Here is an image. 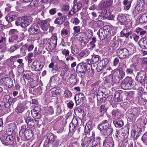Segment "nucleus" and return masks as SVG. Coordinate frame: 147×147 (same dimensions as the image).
<instances>
[{
    "label": "nucleus",
    "mask_w": 147,
    "mask_h": 147,
    "mask_svg": "<svg viewBox=\"0 0 147 147\" xmlns=\"http://www.w3.org/2000/svg\"><path fill=\"white\" fill-rule=\"evenodd\" d=\"M127 66L125 64L123 63L122 68H119L117 69L112 70L111 73L114 77V81L115 83L118 84L120 83V81L125 76V73L123 70V68H127Z\"/></svg>",
    "instance_id": "nucleus-1"
},
{
    "label": "nucleus",
    "mask_w": 147,
    "mask_h": 147,
    "mask_svg": "<svg viewBox=\"0 0 147 147\" xmlns=\"http://www.w3.org/2000/svg\"><path fill=\"white\" fill-rule=\"evenodd\" d=\"M19 135L22 139L29 140L33 136L32 131L27 128L26 125H22L21 127Z\"/></svg>",
    "instance_id": "nucleus-2"
},
{
    "label": "nucleus",
    "mask_w": 147,
    "mask_h": 147,
    "mask_svg": "<svg viewBox=\"0 0 147 147\" xmlns=\"http://www.w3.org/2000/svg\"><path fill=\"white\" fill-rule=\"evenodd\" d=\"M121 85L123 89L127 90L134 88L136 83L131 77H127L122 81Z\"/></svg>",
    "instance_id": "nucleus-3"
},
{
    "label": "nucleus",
    "mask_w": 147,
    "mask_h": 147,
    "mask_svg": "<svg viewBox=\"0 0 147 147\" xmlns=\"http://www.w3.org/2000/svg\"><path fill=\"white\" fill-rule=\"evenodd\" d=\"M90 64L84 62H81L78 64L76 67V71L78 76L81 78H84L85 76L86 70Z\"/></svg>",
    "instance_id": "nucleus-4"
},
{
    "label": "nucleus",
    "mask_w": 147,
    "mask_h": 147,
    "mask_svg": "<svg viewBox=\"0 0 147 147\" xmlns=\"http://www.w3.org/2000/svg\"><path fill=\"white\" fill-rule=\"evenodd\" d=\"M78 0H74L73 2L74 4L71 9L70 11L68 13L67 16L69 17H71L80 10L82 9V4L80 1L77 2Z\"/></svg>",
    "instance_id": "nucleus-5"
},
{
    "label": "nucleus",
    "mask_w": 147,
    "mask_h": 147,
    "mask_svg": "<svg viewBox=\"0 0 147 147\" xmlns=\"http://www.w3.org/2000/svg\"><path fill=\"white\" fill-rule=\"evenodd\" d=\"M0 139L3 144L7 146L13 145L15 141L13 135H4L2 133L0 135Z\"/></svg>",
    "instance_id": "nucleus-6"
},
{
    "label": "nucleus",
    "mask_w": 147,
    "mask_h": 147,
    "mask_svg": "<svg viewBox=\"0 0 147 147\" xmlns=\"http://www.w3.org/2000/svg\"><path fill=\"white\" fill-rule=\"evenodd\" d=\"M47 138L46 140L52 144L51 147H58L60 143L59 140L57 138V136L52 133L50 132L46 135Z\"/></svg>",
    "instance_id": "nucleus-7"
},
{
    "label": "nucleus",
    "mask_w": 147,
    "mask_h": 147,
    "mask_svg": "<svg viewBox=\"0 0 147 147\" xmlns=\"http://www.w3.org/2000/svg\"><path fill=\"white\" fill-rule=\"evenodd\" d=\"M81 121V119L79 117H74L69 125V132L71 133L74 132L77 125H79Z\"/></svg>",
    "instance_id": "nucleus-8"
},
{
    "label": "nucleus",
    "mask_w": 147,
    "mask_h": 147,
    "mask_svg": "<svg viewBox=\"0 0 147 147\" xmlns=\"http://www.w3.org/2000/svg\"><path fill=\"white\" fill-rule=\"evenodd\" d=\"M146 71H141L137 72V75L136 77V80L139 83L142 85H144L146 82Z\"/></svg>",
    "instance_id": "nucleus-9"
},
{
    "label": "nucleus",
    "mask_w": 147,
    "mask_h": 147,
    "mask_svg": "<svg viewBox=\"0 0 147 147\" xmlns=\"http://www.w3.org/2000/svg\"><path fill=\"white\" fill-rule=\"evenodd\" d=\"M117 52L118 57L121 59H124L129 58V52L126 49H119Z\"/></svg>",
    "instance_id": "nucleus-10"
},
{
    "label": "nucleus",
    "mask_w": 147,
    "mask_h": 147,
    "mask_svg": "<svg viewBox=\"0 0 147 147\" xmlns=\"http://www.w3.org/2000/svg\"><path fill=\"white\" fill-rule=\"evenodd\" d=\"M57 37L56 36H52L49 39L46 44L47 47L49 49H54L57 45Z\"/></svg>",
    "instance_id": "nucleus-11"
},
{
    "label": "nucleus",
    "mask_w": 147,
    "mask_h": 147,
    "mask_svg": "<svg viewBox=\"0 0 147 147\" xmlns=\"http://www.w3.org/2000/svg\"><path fill=\"white\" fill-rule=\"evenodd\" d=\"M30 35H37L40 33V30L38 24H33L28 30Z\"/></svg>",
    "instance_id": "nucleus-12"
},
{
    "label": "nucleus",
    "mask_w": 147,
    "mask_h": 147,
    "mask_svg": "<svg viewBox=\"0 0 147 147\" xmlns=\"http://www.w3.org/2000/svg\"><path fill=\"white\" fill-rule=\"evenodd\" d=\"M27 125L31 127H37L38 124V121L32 119L30 116H28L25 118Z\"/></svg>",
    "instance_id": "nucleus-13"
},
{
    "label": "nucleus",
    "mask_w": 147,
    "mask_h": 147,
    "mask_svg": "<svg viewBox=\"0 0 147 147\" xmlns=\"http://www.w3.org/2000/svg\"><path fill=\"white\" fill-rule=\"evenodd\" d=\"M0 83L2 85H5L11 88L13 85V81L9 77H5L1 78L0 79Z\"/></svg>",
    "instance_id": "nucleus-14"
},
{
    "label": "nucleus",
    "mask_w": 147,
    "mask_h": 147,
    "mask_svg": "<svg viewBox=\"0 0 147 147\" xmlns=\"http://www.w3.org/2000/svg\"><path fill=\"white\" fill-rule=\"evenodd\" d=\"M109 63L107 59H105L99 62L97 65L96 68L97 71L100 72L104 69Z\"/></svg>",
    "instance_id": "nucleus-15"
},
{
    "label": "nucleus",
    "mask_w": 147,
    "mask_h": 147,
    "mask_svg": "<svg viewBox=\"0 0 147 147\" xmlns=\"http://www.w3.org/2000/svg\"><path fill=\"white\" fill-rule=\"evenodd\" d=\"M104 80L105 81V85H108V87L111 86V85L113 86L114 83H115L112 73L108 76L104 77Z\"/></svg>",
    "instance_id": "nucleus-16"
},
{
    "label": "nucleus",
    "mask_w": 147,
    "mask_h": 147,
    "mask_svg": "<svg viewBox=\"0 0 147 147\" xmlns=\"http://www.w3.org/2000/svg\"><path fill=\"white\" fill-rule=\"evenodd\" d=\"M18 31L16 29L11 30L9 32V34L11 36L9 40L10 42H14L18 38Z\"/></svg>",
    "instance_id": "nucleus-17"
},
{
    "label": "nucleus",
    "mask_w": 147,
    "mask_h": 147,
    "mask_svg": "<svg viewBox=\"0 0 147 147\" xmlns=\"http://www.w3.org/2000/svg\"><path fill=\"white\" fill-rule=\"evenodd\" d=\"M94 136L92 137H87V136L85 137L82 140V146L83 147H88L91 144L92 142Z\"/></svg>",
    "instance_id": "nucleus-18"
},
{
    "label": "nucleus",
    "mask_w": 147,
    "mask_h": 147,
    "mask_svg": "<svg viewBox=\"0 0 147 147\" xmlns=\"http://www.w3.org/2000/svg\"><path fill=\"white\" fill-rule=\"evenodd\" d=\"M16 100V98H13L12 97H10L9 99L5 102V106L8 109L9 111L10 112L13 109V105L15 102Z\"/></svg>",
    "instance_id": "nucleus-19"
},
{
    "label": "nucleus",
    "mask_w": 147,
    "mask_h": 147,
    "mask_svg": "<svg viewBox=\"0 0 147 147\" xmlns=\"http://www.w3.org/2000/svg\"><path fill=\"white\" fill-rule=\"evenodd\" d=\"M84 96L82 93H80L76 94L74 98L76 105H78L83 102L84 100Z\"/></svg>",
    "instance_id": "nucleus-20"
},
{
    "label": "nucleus",
    "mask_w": 147,
    "mask_h": 147,
    "mask_svg": "<svg viewBox=\"0 0 147 147\" xmlns=\"http://www.w3.org/2000/svg\"><path fill=\"white\" fill-rule=\"evenodd\" d=\"M122 91L118 90L114 94L113 100L115 102H120L122 100V99L121 96L122 95Z\"/></svg>",
    "instance_id": "nucleus-21"
},
{
    "label": "nucleus",
    "mask_w": 147,
    "mask_h": 147,
    "mask_svg": "<svg viewBox=\"0 0 147 147\" xmlns=\"http://www.w3.org/2000/svg\"><path fill=\"white\" fill-rule=\"evenodd\" d=\"M110 126V125L108 123V121L105 120L102 121L98 125V128L100 131H102L103 130L107 129Z\"/></svg>",
    "instance_id": "nucleus-22"
},
{
    "label": "nucleus",
    "mask_w": 147,
    "mask_h": 147,
    "mask_svg": "<svg viewBox=\"0 0 147 147\" xmlns=\"http://www.w3.org/2000/svg\"><path fill=\"white\" fill-rule=\"evenodd\" d=\"M43 67V65L41 63L38 62L37 60H35L33 62L32 67H34V70L36 71H41Z\"/></svg>",
    "instance_id": "nucleus-23"
},
{
    "label": "nucleus",
    "mask_w": 147,
    "mask_h": 147,
    "mask_svg": "<svg viewBox=\"0 0 147 147\" xmlns=\"http://www.w3.org/2000/svg\"><path fill=\"white\" fill-rule=\"evenodd\" d=\"M117 20L118 22L121 25H125L127 22V16L123 14H120L118 16Z\"/></svg>",
    "instance_id": "nucleus-24"
},
{
    "label": "nucleus",
    "mask_w": 147,
    "mask_h": 147,
    "mask_svg": "<svg viewBox=\"0 0 147 147\" xmlns=\"http://www.w3.org/2000/svg\"><path fill=\"white\" fill-rule=\"evenodd\" d=\"M74 112L75 114H77L78 115L79 118L84 117L86 115V114L84 113V111L79 107L76 108Z\"/></svg>",
    "instance_id": "nucleus-25"
},
{
    "label": "nucleus",
    "mask_w": 147,
    "mask_h": 147,
    "mask_svg": "<svg viewBox=\"0 0 147 147\" xmlns=\"http://www.w3.org/2000/svg\"><path fill=\"white\" fill-rule=\"evenodd\" d=\"M23 23L22 28H25L30 24L32 22L31 18L30 17H23Z\"/></svg>",
    "instance_id": "nucleus-26"
},
{
    "label": "nucleus",
    "mask_w": 147,
    "mask_h": 147,
    "mask_svg": "<svg viewBox=\"0 0 147 147\" xmlns=\"http://www.w3.org/2000/svg\"><path fill=\"white\" fill-rule=\"evenodd\" d=\"M8 109L5 106V104L3 102H0V116L3 115L4 113L10 112Z\"/></svg>",
    "instance_id": "nucleus-27"
},
{
    "label": "nucleus",
    "mask_w": 147,
    "mask_h": 147,
    "mask_svg": "<svg viewBox=\"0 0 147 147\" xmlns=\"http://www.w3.org/2000/svg\"><path fill=\"white\" fill-rule=\"evenodd\" d=\"M143 6V4L140 1H138L136 3L133 13H134V11L136 12V11L138 12L142 11Z\"/></svg>",
    "instance_id": "nucleus-28"
},
{
    "label": "nucleus",
    "mask_w": 147,
    "mask_h": 147,
    "mask_svg": "<svg viewBox=\"0 0 147 147\" xmlns=\"http://www.w3.org/2000/svg\"><path fill=\"white\" fill-rule=\"evenodd\" d=\"M133 33L131 31H129L127 30L123 29L120 32V35L121 37L124 36L126 38H128L130 36V38H131V36H130Z\"/></svg>",
    "instance_id": "nucleus-29"
},
{
    "label": "nucleus",
    "mask_w": 147,
    "mask_h": 147,
    "mask_svg": "<svg viewBox=\"0 0 147 147\" xmlns=\"http://www.w3.org/2000/svg\"><path fill=\"white\" fill-rule=\"evenodd\" d=\"M111 114L115 119H118L121 118L122 117L121 112L117 109L113 110L111 112Z\"/></svg>",
    "instance_id": "nucleus-30"
},
{
    "label": "nucleus",
    "mask_w": 147,
    "mask_h": 147,
    "mask_svg": "<svg viewBox=\"0 0 147 147\" xmlns=\"http://www.w3.org/2000/svg\"><path fill=\"white\" fill-rule=\"evenodd\" d=\"M141 130H136L135 129H132L131 133V136L135 140H136L141 134Z\"/></svg>",
    "instance_id": "nucleus-31"
},
{
    "label": "nucleus",
    "mask_w": 147,
    "mask_h": 147,
    "mask_svg": "<svg viewBox=\"0 0 147 147\" xmlns=\"http://www.w3.org/2000/svg\"><path fill=\"white\" fill-rule=\"evenodd\" d=\"M97 34L99 36L100 39L101 40H103L106 38H107V37H108L104 31L101 28H100L98 31L97 32Z\"/></svg>",
    "instance_id": "nucleus-32"
},
{
    "label": "nucleus",
    "mask_w": 147,
    "mask_h": 147,
    "mask_svg": "<svg viewBox=\"0 0 147 147\" xmlns=\"http://www.w3.org/2000/svg\"><path fill=\"white\" fill-rule=\"evenodd\" d=\"M67 81H68L73 85H75L77 83V80L76 76L73 74L68 75L67 76Z\"/></svg>",
    "instance_id": "nucleus-33"
},
{
    "label": "nucleus",
    "mask_w": 147,
    "mask_h": 147,
    "mask_svg": "<svg viewBox=\"0 0 147 147\" xmlns=\"http://www.w3.org/2000/svg\"><path fill=\"white\" fill-rule=\"evenodd\" d=\"M24 109V107L22 103H18L15 109V111L18 114L22 113Z\"/></svg>",
    "instance_id": "nucleus-34"
},
{
    "label": "nucleus",
    "mask_w": 147,
    "mask_h": 147,
    "mask_svg": "<svg viewBox=\"0 0 147 147\" xmlns=\"http://www.w3.org/2000/svg\"><path fill=\"white\" fill-rule=\"evenodd\" d=\"M135 68V66L134 64L130 65L129 67L127 68L126 69V73L129 76L133 74V72Z\"/></svg>",
    "instance_id": "nucleus-35"
},
{
    "label": "nucleus",
    "mask_w": 147,
    "mask_h": 147,
    "mask_svg": "<svg viewBox=\"0 0 147 147\" xmlns=\"http://www.w3.org/2000/svg\"><path fill=\"white\" fill-rule=\"evenodd\" d=\"M92 25L94 28H99L104 26V23L102 21L98 20L93 22Z\"/></svg>",
    "instance_id": "nucleus-36"
},
{
    "label": "nucleus",
    "mask_w": 147,
    "mask_h": 147,
    "mask_svg": "<svg viewBox=\"0 0 147 147\" xmlns=\"http://www.w3.org/2000/svg\"><path fill=\"white\" fill-rule=\"evenodd\" d=\"M101 142V139L98 136L96 137L95 138L93 139L92 142V144L93 146H98L100 145Z\"/></svg>",
    "instance_id": "nucleus-37"
},
{
    "label": "nucleus",
    "mask_w": 147,
    "mask_h": 147,
    "mask_svg": "<svg viewBox=\"0 0 147 147\" xmlns=\"http://www.w3.org/2000/svg\"><path fill=\"white\" fill-rule=\"evenodd\" d=\"M91 67H92L91 65H90V67L88 66L85 72V74H87L88 76L90 77L93 76L94 72V69H92V67L90 68Z\"/></svg>",
    "instance_id": "nucleus-38"
},
{
    "label": "nucleus",
    "mask_w": 147,
    "mask_h": 147,
    "mask_svg": "<svg viewBox=\"0 0 147 147\" xmlns=\"http://www.w3.org/2000/svg\"><path fill=\"white\" fill-rule=\"evenodd\" d=\"M42 30L43 31H47L48 29V25L46 20H42L39 24Z\"/></svg>",
    "instance_id": "nucleus-39"
},
{
    "label": "nucleus",
    "mask_w": 147,
    "mask_h": 147,
    "mask_svg": "<svg viewBox=\"0 0 147 147\" xmlns=\"http://www.w3.org/2000/svg\"><path fill=\"white\" fill-rule=\"evenodd\" d=\"M5 39L4 37H2L0 40V49H2L1 52H4L7 49V48L5 47Z\"/></svg>",
    "instance_id": "nucleus-40"
},
{
    "label": "nucleus",
    "mask_w": 147,
    "mask_h": 147,
    "mask_svg": "<svg viewBox=\"0 0 147 147\" xmlns=\"http://www.w3.org/2000/svg\"><path fill=\"white\" fill-rule=\"evenodd\" d=\"M51 94V95L53 97H55L58 95L60 92V89L59 88H53L50 90Z\"/></svg>",
    "instance_id": "nucleus-41"
},
{
    "label": "nucleus",
    "mask_w": 147,
    "mask_h": 147,
    "mask_svg": "<svg viewBox=\"0 0 147 147\" xmlns=\"http://www.w3.org/2000/svg\"><path fill=\"white\" fill-rule=\"evenodd\" d=\"M39 1L40 0H35L34 1H32L28 6V7H30L34 9V8L36 7L40 4Z\"/></svg>",
    "instance_id": "nucleus-42"
},
{
    "label": "nucleus",
    "mask_w": 147,
    "mask_h": 147,
    "mask_svg": "<svg viewBox=\"0 0 147 147\" xmlns=\"http://www.w3.org/2000/svg\"><path fill=\"white\" fill-rule=\"evenodd\" d=\"M100 57L97 55H94L92 56L91 59H90V62L91 64H94L98 62L100 60Z\"/></svg>",
    "instance_id": "nucleus-43"
},
{
    "label": "nucleus",
    "mask_w": 147,
    "mask_h": 147,
    "mask_svg": "<svg viewBox=\"0 0 147 147\" xmlns=\"http://www.w3.org/2000/svg\"><path fill=\"white\" fill-rule=\"evenodd\" d=\"M132 1L129 0H124L123 4L124 5V9L126 10H128L130 7Z\"/></svg>",
    "instance_id": "nucleus-44"
},
{
    "label": "nucleus",
    "mask_w": 147,
    "mask_h": 147,
    "mask_svg": "<svg viewBox=\"0 0 147 147\" xmlns=\"http://www.w3.org/2000/svg\"><path fill=\"white\" fill-rule=\"evenodd\" d=\"M65 16H63L61 17L56 18L54 22V23L59 25H61L64 22L63 18H65Z\"/></svg>",
    "instance_id": "nucleus-45"
},
{
    "label": "nucleus",
    "mask_w": 147,
    "mask_h": 147,
    "mask_svg": "<svg viewBox=\"0 0 147 147\" xmlns=\"http://www.w3.org/2000/svg\"><path fill=\"white\" fill-rule=\"evenodd\" d=\"M139 46L142 49H147V38L141 40L139 42Z\"/></svg>",
    "instance_id": "nucleus-46"
},
{
    "label": "nucleus",
    "mask_w": 147,
    "mask_h": 147,
    "mask_svg": "<svg viewBox=\"0 0 147 147\" xmlns=\"http://www.w3.org/2000/svg\"><path fill=\"white\" fill-rule=\"evenodd\" d=\"M113 123L115 127L117 128L121 127L124 125V122L122 120L114 121Z\"/></svg>",
    "instance_id": "nucleus-47"
},
{
    "label": "nucleus",
    "mask_w": 147,
    "mask_h": 147,
    "mask_svg": "<svg viewBox=\"0 0 147 147\" xmlns=\"http://www.w3.org/2000/svg\"><path fill=\"white\" fill-rule=\"evenodd\" d=\"M107 111V109H106L105 106L103 105H101L99 109V112L100 113L99 116L102 117L104 116V114Z\"/></svg>",
    "instance_id": "nucleus-48"
},
{
    "label": "nucleus",
    "mask_w": 147,
    "mask_h": 147,
    "mask_svg": "<svg viewBox=\"0 0 147 147\" xmlns=\"http://www.w3.org/2000/svg\"><path fill=\"white\" fill-rule=\"evenodd\" d=\"M32 116L37 119H40L41 117L40 112L32 110L31 112Z\"/></svg>",
    "instance_id": "nucleus-49"
},
{
    "label": "nucleus",
    "mask_w": 147,
    "mask_h": 147,
    "mask_svg": "<svg viewBox=\"0 0 147 147\" xmlns=\"http://www.w3.org/2000/svg\"><path fill=\"white\" fill-rule=\"evenodd\" d=\"M80 35L79 40L81 42V45L82 47H84L86 46V38L84 37L83 35Z\"/></svg>",
    "instance_id": "nucleus-50"
},
{
    "label": "nucleus",
    "mask_w": 147,
    "mask_h": 147,
    "mask_svg": "<svg viewBox=\"0 0 147 147\" xmlns=\"http://www.w3.org/2000/svg\"><path fill=\"white\" fill-rule=\"evenodd\" d=\"M106 130L103 133V134L106 137H108L109 136H111L113 134V129L111 128H108L106 129Z\"/></svg>",
    "instance_id": "nucleus-51"
},
{
    "label": "nucleus",
    "mask_w": 147,
    "mask_h": 147,
    "mask_svg": "<svg viewBox=\"0 0 147 147\" xmlns=\"http://www.w3.org/2000/svg\"><path fill=\"white\" fill-rule=\"evenodd\" d=\"M23 21V17L18 18L15 21L16 25L17 26H20L22 28Z\"/></svg>",
    "instance_id": "nucleus-52"
},
{
    "label": "nucleus",
    "mask_w": 147,
    "mask_h": 147,
    "mask_svg": "<svg viewBox=\"0 0 147 147\" xmlns=\"http://www.w3.org/2000/svg\"><path fill=\"white\" fill-rule=\"evenodd\" d=\"M125 132H122L121 133V138L122 140V141L125 140L128 137L129 129L128 128H126L125 129Z\"/></svg>",
    "instance_id": "nucleus-53"
},
{
    "label": "nucleus",
    "mask_w": 147,
    "mask_h": 147,
    "mask_svg": "<svg viewBox=\"0 0 147 147\" xmlns=\"http://www.w3.org/2000/svg\"><path fill=\"white\" fill-rule=\"evenodd\" d=\"M139 21L141 23H143L147 22V18L145 13L140 16L139 19Z\"/></svg>",
    "instance_id": "nucleus-54"
},
{
    "label": "nucleus",
    "mask_w": 147,
    "mask_h": 147,
    "mask_svg": "<svg viewBox=\"0 0 147 147\" xmlns=\"http://www.w3.org/2000/svg\"><path fill=\"white\" fill-rule=\"evenodd\" d=\"M101 29L103 30L106 33L108 36L109 35V33L110 30H111V27L107 25L103 27L102 28H101Z\"/></svg>",
    "instance_id": "nucleus-55"
},
{
    "label": "nucleus",
    "mask_w": 147,
    "mask_h": 147,
    "mask_svg": "<svg viewBox=\"0 0 147 147\" xmlns=\"http://www.w3.org/2000/svg\"><path fill=\"white\" fill-rule=\"evenodd\" d=\"M45 8L44 6L40 4L36 7L34 8V10L37 13L43 10Z\"/></svg>",
    "instance_id": "nucleus-56"
},
{
    "label": "nucleus",
    "mask_w": 147,
    "mask_h": 147,
    "mask_svg": "<svg viewBox=\"0 0 147 147\" xmlns=\"http://www.w3.org/2000/svg\"><path fill=\"white\" fill-rule=\"evenodd\" d=\"M115 136L117 141L120 142H122V140L121 137V133H120L119 131H117L115 134Z\"/></svg>",
    "instance_id": "nucleus-57"
},
{
    "label": "nucleus",
    "mask_w": 147,
    "mask_h": 147,
    "mask_svg": "<svg viewBox=\"0 0 147 147\" xmlns=\"http://www.w3.org/2000/svg\"><path fill=\"white\" fill-rule=\"evenodd\" d=\"M13 130L10 128H9L6 131H4L3 135H14V134H12Z\"/></svg>",
    "instance_id": "nucleus-58"
},
{
    "label": "nucleus",
    "mask_w": 147,
    "mask_h": 147,
    "mask_svg": "<svg viewBox=\"0 0 147 147\" xmlns=\"http://www.w3.org/2000/svg\"><path fill=\"white\" fill-rule=\"evenodd\" d=\"M46 113H47V114L52 115L53 114L54 112L53 108V107L50 106L47 108V109L46 111Z\"/></svg>",
    "instance_id": "nucleus-59"
},
{
    "label": "nucleus",
    "mask_w": 147,
    "mask_h": 147,
    "mask_svg": "<svg viewBox=\"0 0 147 147\" xmlns=\"http://www.w3.org/2000/svg\"><path fill=\"white\" fill-rule=\"evenodd\" d=\"M28 46L27 44H25L23 45L20 49L21 52L23 55H25L26 54V50L27 49Z\"/></svg>",
    "instance_id": "nucleus-60"
},
{
    "label": "nucleus",
    "mask_w": 147,
    "mask_h": 147,
    "mask_svg": "<svg viewBox=\"0 0 147 147\" xmlns=\"http://www.w3.org/2000/svg\"><path fill=\"white\" fill-rule=\"evenodd\" d=\"M21 57L20 54H18L13 56H11L9 58L11 62H14L16 61V60L18 58Z\"/></svg>",
    "instance_id": "nucleus-61"
},
{
    "label": "nucleus",
    "mask_w": 147,
    "mask_h": 147,
    "mask_svg": "<svg viewBox=\"0 0 147 147\" xmlns=\"http://www.w3.org/2000/svg\"><path fill=\"white\" fill-rule=\"evenodd\" d=\"M65 103L67 104V107L70 109H71L72 108L74 104L72 101L67 100L65 101Z\"/></svg>",
    "instance_id": "nucleus-62"
},
{
    "label": "nucleus",
    "mask_w": 147,
    "mask_h": 147,
    "mask_svg": "<svg viewBox=\"0 0 147 147\" xmlns=\"http://www.w3.org/2000/svg\"><path fill=\"white\" fill-rule=\"evenodd\" d=\"M71 22L73 24L77 25L80 23V21L77 18H73L71 20Z\"/></svg>",
    "instance_id": "nucleus-63"
},
{
    "label": "nucleus",
    "mask_w": 147,
    "mask_h": 147,
    "mask_svg": "<svg viewBox=\"0 0 147 147\" xmlns=\"http://www.w3.org/2000/svg\"><path fill=\"white\" fill-rule=\"evenodd\" d=\"M141 140L144 144H147V133H145L143 135Z\"/></svg>",
    "instance_id": "nucleus-64"
}]
</instances>
